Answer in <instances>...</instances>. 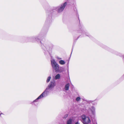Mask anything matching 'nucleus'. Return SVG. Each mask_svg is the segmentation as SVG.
<instances>
[{
	"label": "nucleus",
	"mask_w": 124,
	"mask_h": 124,
	"mask_svg": "<svg viewBox=\"0 0 124 124\" xmlns=\"http://www.w3.org/2000/svg\"><path fill=\"white\" fill-rule=\"evenodd\" d=\"M67 4V3L66 2H65L57 7H54L53 10H56L58 12H60L63 10Z\"/></svg>",
	"instance_id": "nucleus-1"
},
{
	"label": "nucleus",
	"mask_w": 124,
	"mask_h": 124,
	"mask_svg": "<svg viewBox=\"0 0 124 124\" xmlns=\"http://www.w3.org/2000/svg\"><path fill=\"white\" fill-rule=\"evenodd\" d=\"M51 63L52 66L53 70H54L55 72H58L59 71V65L54 60H51Z\"/></svg>",
	"instance_id": "nucleus-2"
},
{
	"label": "nucleus",
	"mask_w": 124,
	"mask_h": 124,
	"mask_svg": "<svg viewBox=\"0 0 124 124\" xmlns=\"http://www.w3.org/2000/svg\"><path fill=\"white\" fill-rule=\"evenodd\" d=\"M82 122L84 124H88L91 122V120L89 117L83 115L81 116Z\"/></svg>",
	"instance_id": "nucleus-3"
},
{
	"label": "nucleus",
	"mask_w": 124,
	"mask_h": 124,
	"mask_svg": "<svg viewBox=\"0 0 124 124\" xmlns=\"http://www.w3.org/2000/svg\"><path fill=\"white\" fill-rule=\"evenodd\" d=\"M51 91L49 89L46 88L44 91L40 95L42 98L44 97H45L48 95L49 93Z\"/></svg>",
	"instance_id": "nucleus-4"
},
{
	"label": "nucleus",
	"mask_w": 124,
	"mask_h": 124,
	"mask_svg": "<svg viewBox=\"0 0 124 124\" xmlns=\"http://www.w3.org/2000/svg\"><path fill=\"white\" fill-rule=\"evenodd\" d=\"M55 85L56 84L54 81H51L46 88L48 89H49V90L51 91V89L54 87Z\"/></svg>",
	"instance_id": "nucleus-5"
},
{
	"label": "nucleus",
	"mask_w": 124,
	"mask_h": 124,
	"mask_svg": "<svg viewBox=\"0 0 124 124\" xmlns=\"http://www.w3.org/2000/svg\"><path fill=\"white\" fill-rule=\"evenodd\" d=\"M95 107L93 106H92L89 108L88 110V113H89L91 112V114L93 116L95 115Z\"/></svg>",
	"instance_id": "nucleus-6"
},
{
	"label": "nucleus",
	"mask_w": 124,
	"mask_h": 124,
	"mask_svg": "<svg viewBox=\"0 0 124 124\" xmlns=\"http://www.w3.org/2000/svg\"><path fill=\"white\" fill-rule=\"evenodd\" d=\"M70 86V84L69 83H68L66 84L65 87V89L66 90H68Z\"/></svg>",
	"instance_id": "nucleus-7"
},
{
	"label": "nucleus",
	"mask_w": 124,
	"mask_h": 124,
	"mask_svg": "<svg viewBox=\"0 0 124 124\" xmlns=\"http://www.w3.org/2000/svg\"><path fill=\"white\" fill-rule=\"evenodd\" d=\"M73 120L72 119L70 118L68 120L67 122V124H72Z\"/></svg>",
	"instance_id": "nucleus-8"
},
{
	"label": "nucleus",
	"mask_w": 124,
	"mask_h": 124,
	"mask_svg": "<svg viewBox=\"0 0 124 124\" xmlns=\"http://www.w3.org/2000/svg\"><path fill=\"white\" fill-rule=\"evenodd\" d=\"M42 98L40 96H39V97L37 98L36 100H34L33 102H32V104L33 103H34L35 102H37L38 101V100L39 99Z\"/></svg>",
	"instance_id": "nucleus-9"
},
{
	"label": "nucleus",
	"mask_w": 124,
	"mask_h": 124,
	"mask_svg": "<svg viewBox=\"0 0 124 124\" xmlns=\"http://www.w3.org/2000/svg\"><path fill=\"white\" fill-rule=\"evenodd\" d=\"M59 63L60 64L63 65L65 64V62L63 60H61L59 61Z\"/></svg>",
	"instance_id": "nucleus-10"
},
{
	"label": "nucleus",
	"mask_w": 124,
	"mask_h": 124,
	"mask_svg": "<svg viewBox=\"0 0 124 124\" xmlns=\"http://www.w3.org/2000/svg\"><path fill=\"white\" fill-rule=\"evenodd\" d=\"M60 78V76L59 74H57L55 77V79H59Z\"/></svg>",
	"instance_id": "nucleus-11"
},
{
	"label": "nucleus",
	"mask_w": 124,
	"mask_h": 124,
	"mask_svg": "<svg viewBox=\"0 0 124 124\" xmlns=\"http://www.w3.org/2000/svg\"><path fill=\"white\" fill-rule=\"evenodd\" d=\"M51 78L50 76H49L47 78L46 80V82L47 83H48L49 82Z\"/></svg>",
	"instance_id": "nucleus-12"
},
{
	"label": "nucleus",
	"mask_w": 124,
	"mask_h": 124,
	"mask_svg": "<svg viewBox=\"0 0 124 124\" xmlns=\"http://www.w3.org/2000/svg\"><path fill=\"white\" fill-rule=\"evenodd\" d=\"M80 100L81 98L79 97H77L76 99V100L77 101H79Z\"/></svg>",
	"instance_id": "nucleus-13"
},
{
	"label": "nucleus",
	"mask_w": 124,
	"mask_h": 124,
	"mask_svg": "<svg viewBox=\"0 0 124 124\" xmlns=\"http://www.w3.org/2000/svg\"><path fill=\"white\" fill-rule=\"evenodd\" d=\"M89 35H90L89 34H88V33L86 34V35H87L88 36H89V38H91V36Z\"/></svg>",
	"instance_id": "nucleus-14"
},
{
	"label": "nucleus",
	"mask_w": 124,
	"mask_h": 124,
	"mask_svg": "<svg viewBox=\"0 0 124 124\" xmlns=\"http://www.w3.org/2000/svg\"><path fill=\"white\" fill-rule=\"evenodd\" d=\"M68 116V115L67 114H66V115H65V116L64 117V118H66V117H67Z\"/></svg>",
	"instance_id": "nucleus-15"
},
{
	"label": "nucleus",
	"mask_w": 124,
	"mask_h": 124,
	"mask_svg": "<svg viewBox=\"0 0 124 124\" xmlns=\"http://www.w3.org/2000/svg\"><path fill=\"white\" fill-rule=\"evenodd\" d=\"M56 58L57 59H62L61 58H60L59 57H56Z\"/></svg>",
	"instance_id": "nucleus-16"
},
{
	"label": "nucleus",
	"mask_w": 124,
	"mask_h": 124,
	"mask_svg": "<svg viewBox=\"0 0 124 124\" xmlns=\"http://www.w3.org/2000/svg\"><path fill=\"white\" fill-rule=\"evenodd\" d=\"M75 124H80V123L78 122H77L75 123Z\"/></svg>",
	"instance_id": "nucleus-17"
},
{
	"label": "nucleus",
	"mask_w": 124,
	"mask_h": 124,
	"mask_svg": "<svg viewBox=\"0 0 124 124\" xmlns=\"http://www.w3.org/2000/svg\"><path fill=\"white\" fill-rule=\"evenodd\" d=\"M33 39H35L36 40H37V39H36V38H32V40Z\"/></svg>",
	"instance_id": "nucleus-18"
},
{
	"label": "nucleus",
	"mask_w": 124,
	"mask_h": 124,
	"mask_svg": "<svg viewBox=\"0 0 124 124\" xmlns=\"http://www.w3.org/2000/svg\"><path fill=\"white\" fill-rule=\"evenodd\" d=\"M52 47H51L50 48V49H52Z\"/></svg>",
	"instance_id": "nucleus-19"
}]
</instances>
